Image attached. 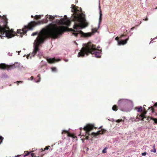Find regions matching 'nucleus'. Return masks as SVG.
Listing matches in <instances>:
<instances>
[{
  "label": "nucleus",
  "instance_id": "1",
  "mask_svg": "<svg viewBox=\"0 0 157 157\" xmlns=\"http://www.w3.org/2000/svg\"><path fill=\"white\" fill-rule=\"evenodd\" d=\"M55 17H63V16L60 17L59 15H55L52 16V15H47L45 17V19H42L41 21L38 22L35 21H31L28 24V26L25 25L22 28V30L18 29L17 33L21 35L22 33L24 34L26 33L27 31L29 30H32L33 28L38 25L40 24L41 23H47L48 22V20L47 18L49 17V21L52 22V23L49 24L48 26H49V28L50 31L48 33H46L50 37H51L54 39L58 38L62 34V27L59 26L60 24H64V19L63 18L61 19H55Z\"/></svg>",
  "mask_w": 157,
  "mask_h": 157
},
{
  "label": "nucleus",
  "instance_id": "11",
  "mask_svg": "<svg viewBox=\"0 0 157 157\" xmlns=\"http://www.w3.org/2000/svg\"><path fill=\"white\" fill-rule=\"evenodd\" d=\"M46 65L47 63L45 61L42 60L40 64L39 67L41 68L44 67L46 69H47V68L46 67Z\"/></svg>",
  "mask_w": 157,
  "mask_h": 157
},
{
  "label": "nucleus",
  "instance_id": "10",
  "mask_svg": "<svg viewBox=\"0 0 157 157\" xmlns=\"http://www.w3.org/2000/svg\"><path fill=\"white\" fill-rule=\"evenodd\" d=\"M106 131V130H104L103 131H101V130L98 131L96 132H92L91 133L92 135L95 137H97L98 136L100 135L103 134L104 132Z\"/></svg>",
  "mask_w": 157,
  "mask_h": 157
},
{
  "label": "nucleus",
  "instance_id": "52",
  "mask_svg": "<svg viewBox=\"0 0 157 157\" xmlns=\"http://www.w3.org/2000/svg\"><path fill=\"white\" fill-rule=\"evenodd\" d=\"M82 129V127H81V128H80V130H81Z\"/></svg>",
  "mask_w": 157,
  "mask_h": 157
},
{
  "label": "nucleus",
  "instance_id": "40",
  "mask_svg": "<svg viewBox=\"0 0 157 157\" xmlns=\"http://www.w3.org/2000/svg\"><path fill=\"white\" fill-rule=\"evenodd\" d=\"M23 81H17L16 82L17 83V84H18V83H22L23 82Z\"/></svg>",
  "mask_w": 157,
  "mask_h": 157
},
{
  "label": "nucleus",
  "instance_id": "38",
  "mask_svg": "<svg viewBox=\"0 0 157 157\" xmlns=\"http://www.w3.org/2000/svg\"><path fill=\"white\" fill-rule=\"evenodd\" d=\"M12 53H10L9 52L8 53V55L10 56H12Z\"/></svg>",
  "mask_w": 157,
  "mask_h": 157
},
{
  "label": "nucleus",
  "instance_id": "15",
  "mask_svg": "<svg viewBox=\"0 0 157 157\" xmlns=\"http://www.w3.org/2000/svg\"><path fill=\"white\" fill-rule=\"evenodd\" d=\"M68 131L66 130H62V134L63 135H63V134H65L66 135V136L70 137L71 136V135L68 134Z\"/></svg>",
  "mask_w": 157,
  "mask_h": 157
},
{
  "label": "nucleus",
  "instance_id": "17",
  "mask_svg": "<svg viewBox=\"0 0 157 157\" xmlns=\"http://www.w3.org/2000/svg\"><path fill=\"white\" fill-rule=\"evenodd\" d=\"M1 78H8V76L6 73H3L1 75Z\"/></svg>",
  "mask_w": 157,
  "mask_h": 157
},
{
  "label": "nucleus",
  "instance_id": "43",
  "mask_svg": "<svg viewBox=\"0 0 157 157\" xmlns=\"http://www.w3.org/2000/svg\"><path fill=\"white\" fill-rule=\"evenodd\" d=\"M34 79H33V76H31V77H30V79L31 80H34Z\"/></svg>",
  "mask_w": 157,
  "mask_h": 157
},
{
  "label": "nucleus",
  "instance_id": "22",
  "mask_svg": "<svg viewBox=\"0 0 157 157\" xmlns=\"http://www.w3.org/2000/svg\"><path fill=\"white\" fill-rule=\"evenodd\" d=\"M112 109L114 111H116L117 109V107L116 105H114L113 106Z\"/></svg>",
  "mask_w": 157,
  "mask_h": 157
},
{
  "label": "nucleus",
  "instance_id": "44",
  "mask_svg": "<svg viewBox=\"0 0 157 157\" xmlns=\"http://www.w3.org/2000/svg\"><path fill=\"white\" fill-rule=\"evenodd\" d=\"M148 20V18H145V19H144V21H147Z\"/></svg>",
  "mask_w": 157,
  "mask_h": 157
},
{
  "label": "nucleus",
  "instance_id": "56",
  "mask_svg": "<svg viewBox=\"0 0 157 157\" xmlns=\"http://www.w3.org/2000/svg\"><path fill=\"white\" fill-rule=\"evenodd\" d=\"M20 36H21V37H22V36H21V35H20Z\"/></svg>",
  "mask_w": 157,
  "mask_h": 157
},
{
  "label": "nucleus",
  "instance_id": "34",
  "mask_svg": "<svg viewBox=\"0 0 157 157\" xmlns=\"http://www.w3.org/2000/svg\"><path fill=\"white\" fill-rule=\"evenodd\" d=\"M3 139V137L0 136V144L2 142Z\"/></svg>",
  "mask_w": 157,
  "mask_h": 157
},
{
  "label": "nucleus",
  "instance_id": "36",
  "mask_svg": "<svg viewBox=\"0 0 157 157\" xmlns=\"http://www.w3.org/2000/svg\"><path fill=\"white\" fill-rule=\"evenodd\" d=\"M147 154V153L146 152H143L141 154V155L142 156H145Z\"/></svg>",
  "mask_w": 157,
  "mask_h": 157
},
{
  "label": "nucleus",
  "instance_id": "50",
  "mask_svg": "<svg viewBox=\"0 0 157 157\" xmlns=\"http://www.w3.org/2000/svg\"><path fill=\"white\" fill-rule=\"evenodd\" d=\"M61 143V141H59V142L58 144H59V143Z\"/></svg>",
  "mask_w": 157,
  "mask_h": 157
},
{
  "label": "nucleus",
  "instance_id": "25",
  "mask_svg": "<svg viewBox=\"0 0 157 157\" xmlns=\"http://www.w3.org/2000/svg\"><path fill=\"white\" fill-rule=\"evenodd\" d=\"M153 149L151 150V152H153L154 153H155L156 152V149L155 148V145H154L153 146Z\"/></svg>",
  "mask_w": 157,
  "mask_h": 157
},
{
  "label": "nucleus",
  "instance_id": "57",
  "mask_svg": "<svg viewBox=\"0 0 157 157\" xmlns=\"http://www.w3.org/2000/svg\"><path fill=\"white\" fill-rule=\"evenodd\" d=\"M88 150V148H87V150Z\"/></svg>",
  "mask_w": 157,
  "mask_h": 157
},
{
  "label": "nucleus",
  "instance_id": "7",
  "mask_svg": "<svg viewBox=\"0 0 157 157\" xmlns=\"http://www.w3.org/2000/svg\"><path fill=\"white\" fill-rule=\"evenodd\" d=\"M94 128V126L93 125L88 124L84 127L83 129L86 131V133L88 135H90V131L92 130Z\"/></svg>",
  "mask_w": 157,
  "mask_h": 157
},
{
  "label": "nucleus",
  "instance_id": "21",
  "mask_svg": "<svg viewBox=\"0 0 157 157\" xmlns=\"http://www.w3.org/2000/svg\"><path fill=\"white\" fill-rule=\"evenodd\" d=\"M121 37L122 39H124V40H122L123 41H124L128 38L129 39L128 37L126 38L124 34H122L121 35V37H120V39L121 38Z\"/></svg>",
  "mask_w": 157,
  "mask_h": 157
},
{
  "label": "nucleus",
  "instance_id": "14",
  "mask_svg": "<svg viewBox=\"0 0 157 157\" xmlns=\"http://www.w3.org/2000/svg\"><path fill=\"white\" fill-rule=\"evenodd\" d=\"M40 75H39L37 77L34 79V82H39L40 81Z\"/></svg>",
  "mask_w": 157,
  "mask_h": 157
},
{
  "label": "nucleus",
  "instance_id": "37",
  "mask_svg": "<svg viewBox=\"0 0 157 157\" xmlns=\"http://www.w3.org/2000/svg\"><path fill=\"white\" fill-rule=\"evenodd\" d=\"M89 43H91V44H92V43H91V42H89V43H87V44H83V45L84 44V45H85V46L84 47H83L81 48V49H82V48L85 47L86 46V45L87 44H89ZM81 50H82V49H81V50L79 52H80V51H81Z\"/></svg>",
  "mask_w": 157,
  "mask_h": 157
},
{
  "label": "nucleus",
  "instance_id": "26",
  "mask_svg": "<svg viewBox=\"0 0 157 157\" xmlns=\"http://www.w3.org/2000/svg\"><path fill=\"white\" fill-rule=\"evenodd\" d=\"M10 66L12 69H14L17 67V66L15 64H13L12 65H11Z\"/></svg>",
  "mask_w": 157,
  "mask_h": 157
},
{
  "label": "nucleus",
  "instance_id": "58",
  "mask_svg": "<svg viewBox=\"0 0 157 157\" xmlns=\"http://www.w3.org/2000/svg\"><path fill=\"white\" fill-rule=\"evenodd\" d=\"M155 9H157V7H156V8Z\"/></svg>",
  "mask_w": 157,
  "mask_h": 157
},
{
  "label": "nucleus",
  "instance_id": "29",
  "mask_svg": "<svg viewBox=\"0 0 157 157\" xmlns=\"http://www.w3.org/2000/svg\"><path fill=\"white\" fill-rule=\"evenodd\" d=\"M51 69L53 72H56L57 71V68L56 67H51Z\"/></svg>",
  "mask_w": 157,
  "mask_h": 157
},
{
  "label": "nucleus",
  "instance_id": "24",
  "mask_svg": "<svg viewBox=\"0 0 157 157\" xmlns=\"http://www.w3.org/2000/svg\"><path fill=\"white\" fill-rule=\"evenodd\" d=\"M109 148L108 147H105L102 151V152L103 153H106V150Z\"/></svg>",
  "mask_w": 157,
  "mask_h": 157
},
{
  "label": "nucleus",
  "instance_id": "19",
  "mask_svg": "<svg viewBox=\"0 0 157 157\" xmlns=\"http://www.w3.org/2000/svg\"><path fill=\"white\" fill-rule=\"evenodd\" d=\"M77 148V146L76 144L74 145L72 147V150L73 153H74L75 151Z\"/></svg>",
  "mask_w": 157,
  "mask_h": 157
},
{
  "label": "nucleus",
  "instance_id": "3",
  "mask_svg": "<svg viewBox=\"0 0 157 157\" xmlns=\"http://www.w3.org/2000/svg\"><path fill=\"white\" fill-rule=\"evenodd\" d=\"M7 19L6 16H0V37H6L8 39L14 36L16 33L13 29L10 30L9 27L7 25Z\"/></svg>",
  "mask_w": 157,
  "mask_h": 157
},
{
  "label": "nucleus",
  "instance_id": "59",
  "mask_svg": "<svg viewBox=\"0 0 157 157\" xmlns=\"http://www.w3.org/2000/svg\"><path fill=\"white\" fill-rule=\"evenodd\" d=\"M128 157H130V156H129V157L128 156Z\"/></svg>",
  "mask_w": 157,
  "mask_h": 157
},
{
  "label": "nucleus",
  "instance_id": "53",
  "mask_svg": "<svg viewBox=\"0 0 157 157\" xmlns=\"http://www.w3.org/2000/svg\"><path fill=\"white\" fill-rule=\"evenodd\" d=\"M31 17H32V18H33V15H32L31 16Z\"/></svg>",
  "mask_w": 157,
  "mask_h": 157
},
{
  "label": "nucleus",
  "instance_id": "12",
  "mask_svg": "<svg viewBox=\"0 0 157 157\" xmlns=\"http://www.w3.org/2000/svg\"><path fill=\"white\" fill-rule=\"evenodd\" d=\"M146 113V112H145L144 113V114H141L140 116V118H139V119H137V120H136V121H138L139 120H143L145 118H146L147 117H145V115Z\"/></svg>",
  "mask_w": 157,
  "mask_h": 157
},
{
  "label": "nucleus",
  "instance_id": "33",
  "mask_svg": "<svg viewBox=\"0 0 157 157\" xmlns=\"http://www.w3.org/2000/svg\"><path fill=\"white\" fill-rule=\"evenodd\" d=\"M41 15H36L35 16V18L36 19H40L41 18Z\"/></svg>",
  "mask_w": 157,
  "mask_h": 157
},
{
  "label": "nucleus",
  "instance_id": "46",
  "mask_svg": "<svg viewBox=\"0 0 157 157\" xmlns=\"http://www.w3.org/2000/svg\"><path fill=\"white\" fill-rule=\"evenodd\" d=\"M70 153L71 152H67V153H66L65 154H70Z\"/></svg>",
  "mask_w": 157,
  "mask_h": 157
},
{
  "label": "nucleus",
  "instance_id": "20",
  "mask_svg": "<svg viewBox=\"0 0 157 157\" xmlns=\"http://www.w3.org/2000/svg\"><path fill=\"white\" fill-rule=\"evenodd\" d=\"M71 6L72 7L71 9V11L72 12H74V11H75L76 10V9L75 8V6L73 4L71 5Z\"/></svg>",
  "mask_w": 157,
  "mask_h": 157
},
{
  "label": "nucleus",
  "instance_id": "13",
  "mask_svg": "<svg viewBox=\"0 0 157 157\" xmlns=\"http://www.w3.org/2000/svg\"><path fill=\"white\" fill-rule=\"evenodd\" d=\"M147 120L149 121L151 120L154 121V122L155 124H157V119L154 118L152 117H147Z\"/></svg>",
  "mask_w": 157,
  "mask_h": 157
},
{
  "label": "nucleus",
  "instance_id": "6",
  "mask_svg": "<svg viewBox=\"0 0 157 157\" xmlns=\"http://www.w3.org/2000/svg\"><path fill=\"white\" fill-rule=\"evenodd\" d=\"M117 104L119 109L123 112H129L133 106L132 101L127 99H120Z\"/></svg>",
  "mask_w": 157,
  "mask_h": 157
},
{
  "label": "nucleus",
  "instance_id": "32",
  "mask_svg": "<svg viewBox=\"0 0 157 157\" xmlns=\"http://www.w3.org/2000/svg\"><path fill=\"white\" fill-rule=\"evenodd\" d=\"M16 63L18 65V67L19 68L21 69L23 67V66L21 65L20 63Z\"/></svg>",
  "mask_w": 157,
  "mask_h": 157
},
{
  "label": "nucleus",
  "instance_id": "41",
  "mask_svg": "<svg viewBox=\"0 0 157 157\" xmlns=\"http://www.w3.org/2000/svg\"><path fill=\"white\" fill-rule=\"evenodd\" d=\"M108 120L109 121H114V119L113 118H111V119H108Z\"/></svg>",
  "mask_w": 157,
  "mask_h": 157
},
{
  "label": "nucleus",
  "instance_id": "5",
  "mask_svg": "<svg viewBox=\"0 0 157 157\" xmlns=\"http://www.w3.org/2000/svg\"><path fill=\"white\" fill-rule=\"evenodd\" d=\"M48 36V35L46 34H42L38 36L33 43V51L32 53H30L27 56L28 58L29 57H30L31 58L32 56H34L36 54L40 57L43 55V52L40 51L39 48V46L41 43H43L46 39L49 38L53 39Z\"/></svg>",
  "mask_w": 157,
  "mask_h": 157
},
{
  "label": "nucleus",
  "instance_id": "28",
  "mask_svg": "<svg viewBox=\"0 0 157 157\" xmlns=\"http://www.w3.org/2000/svg\"><path fill=\"white\" fill-rule=\"evenodd\" d=\"M150 110V111L151 112V113H153L154 112V110L153 109L152 107H151V108L149 107L148 109V110Z\"/></svg>",
  "mask_w": 157,
  "mask_h": 157
},
{
  "label": "nucleus",
  "instance_id": "2",
  "mask_svg": "<svg viewBox=\"0 0 157 157\" xmlns=\"http://www.w3.org/2000/svg\"><path fill=\"white\" fill-rule=\"evenodd\" d=\"M99 9L100 15L98 28L95 29H92V33L89 32L84 33L81 30H78L81 29L87 26L88 24L86 22L84 14H76L75 15L73 18V20L74 21V29L72 31L73 35L75 36H77L79 35L82 37H88L91 36L94 33L97 32L98 28L100 26L102 15L100 5L99 6Z\"/></svg>",
  "mask_w": 157,
  "mask_h": 157
},
{
  "label": "nucleus",
  "instance_id": "9",
  "mask_svg": "<svg viewBox=\"0 0 157 157\" xmlns=\"http://www.w3.org/2000/svg\"><path fill=\"white\" fill-rule=\"evenodd\" d=\"M61 58H56L54 57L53 58H50L48 57L47 60L48 62L50 63H52L56 61H59L61 60Z\"/></svg>",
  "mask_w": 157,
  "mask_h": 157
},
{
  "label": "nucleus",
  "instance_id": "8",
  "mask_svg": "<svg viewBox=\"0 0 157 157\" xmlns=\"http://www.w3.org/2000/svg\"><path fill=\"white\" fill-rule=\"evenodd\" d=\"M119 38L118 37H117L115 38V40L117 41L118 45H124L126 44L127 43V41L128 40V38L124 41H123L122 40H124V39H122L121 37L119 40Z\"/></svg>",
  "mask_w": 157,
  "mask_h": 157
},
{
  "label": "nucleus",
  "instance_id": "47",
  "mask_svg": "<svg viewBox=\"0 0 157 157\" xmlns=\"http://www.w3.org/2000/svg\"><path fill=\"white\" fill-rule=\"evenodd\" d=\"M21 52V51H18V55H19V53Z\"/></svg>",
  "mask_w": 157,
  "mask_h": 157
},
{
  "label": "nucleus",
  "instance_id": "23",
  "mask_svg": "<svg viewBox=\"0 0 157 157\" xmlns=\"http://www.w3.org/2000/svg\"><path fill=\"white\" fill-rule=\"evenodd\" d=\"M66 147H65L63 149L62 148H60V149H59V152H63L66 149Z\"/></svg>",
  "mask_w": 157,
  "mask_h": 157
},
{
  "label": "nucleus",
  "instance_id": "31",
  "mask_svg": "<svg viewBox=\"0 0 157 157\" xmlns=\"http://www.w3.org/2000/svg\"><path fill=\"white\" fill-rule=\"evenodd\" d=\"M38 34V32H36L34 33H33L31 35V36H34L35 35H37Z\"/></svg>",
  "mask_w": 157,
  "mask_h": 157
},
{
  "label": "nucleus",
  "instance_id": "4",
  "mask_svg": "<svg viewBox=\"0 0 157 157\" xmlns=\"http://www.w3.org/2000/svg\"><path fill=\"white\" fill-rule=\"evenodd\" d=\"M98 47L96 48V46L93 44L89 43L87 44L86 46L82 48L80 52H79L78 55V57H83L85 55L88 56L90 53L94 55V56L97 58H100L101 55L102 50L99 49Z\"/></svg>",
  "mask_w": 157,
  "mask_h": 157
},
{
  "label": "nucleus",
  "instance_id": "49",
  "mask_svg": "<svg viewBox=\"0 0 157 157\" xmlns=\"http://www.w3.org/2000/svg\"><path fill=\"white\" fill-rule=\"evenodd\" d=\"M75 43L77 45H78L77 44L75 41Z\"/></svg>",
  "mask_w": 157,
  "mask_h": 157
},
{
  "label": "nucleus",
  "instance_id": "48",
  "mask_svg": "<svg viewBox=\"0 0 157 157\" xmlns=\"http://www.w3.org/2000/svg\"><path fill=\"white\" fill-rule=\"evenodd\" d=\"M146 106V105H143V108H144V109H144V107H145Z\"/></svg>",
  "mask_w": 157,
  "mask_h": 157
},
{
  "label": "nucleus",
  "instance_id": "16",
  "mask_svg": "<svg viewBox=\"0 0 157 157\" xmlns=\"http://www.w3.org/2000/svg\"><path fill=\"white\" fill-rule=\"evenodd\" d=\"M135 109L137 110V111L138 112H140L143 111V108L141 106L136 107H135Z\"/></svg>",
  "mask_w": 157,
  "mask_h": 157
},
{
  "label": "nucleus",
  "instance_id": "54",
  "mask_svg": "<svg viewBox=\"0 0 157 157\" xmlns=\"http://www.w3.org/2000/svg\"><path fill=\"white\" fill-rule=\"evenodd\" d=\"M23 50H25V48H23Z\"/></svg>",
  "mask_w": 157,
  "mask_h": 157
},
{
  "label": "nucleus",
  "instance_id": "30",
  "mask_svg": "<svg viewBox=\"0 0 157 157\" xmlns=\"http://www.w3.org/2000/svg\"><path fill=\"white\" fill-rule=\"evenodd\" d=\"M25 152H26L27 153H25V154L23 156L24 157H25L26 156L30 154V152H28V151H25Z\"/></svg>",
  "mask_w": 157,
  "mask_h": 157
},
{
  "label": "nucleus",
  "instance_id": "39",
  "mask_svg": "<svg viewBox=\"0 0 157 157\" xmlns=\"http://www.w3.org/2000/svg\"><path fill=\"white\" fill-rule=\"evenodd\" d=\"M11 69H11V67H10V66L9 67H8V68H7V71H9V70H11Z\"/></svg>",
  "mask_w": 157,
  "mask_h": 157
},
{
  "label": "nucleus",
  "instance_id": "42",
  "mask_svg": "<svg viewBox=\"0 0 157 157\" xmlns=\"http://www.w3.org/2000/svg\"><path fill=\"white\" fill-rule=\"evenodd\" d=\"M63 60L65 62H67L68 61V60L67 59H64Z\"/></svg>",
  "mask_w": 157,
  "mask_h": 157
},
{
  "label": "nucleus",
  "instance_id": "18",
  "mask_svg": "<svg viewBox=\"0 0 157 157\" xmlns=\"http://www.w3.org/2000/svg\"><path fill=\"white\" fill-rule=\"evenodd\" d=\"M6 65L5 63H1L0 64V68L2 69L5 70L6 69Z\"/></svg>",
  "mask_w": 157,
  "mask_h": 157
},
{
  "label": "nucleus",
  "instance_id": "51",
  "mask_svg": "<svg viewBox=\"0 0 157 157\" xmlns=\"http://www.w3.org/2000/svg\"><path fill=\"white\" fill-rule=\"evenodd\" d=\"M152 42V40L150 42V43H149L150 44Z\"/></svg>",
  "mask_w": 157,
  "mask_h": 157
},
{
  "label": "nucleus",
  "instance_id": "55",
  "mask_svg": "<svg viewBox=\"0 0 157 157\" xmlns=\"http://www.w3.org/2000/svg\"><path fill=\"white\" fill-rule=\"evenodd\" d=\"M141 21H140V24H141Z\"/></svg>",
  "mask_w": 157,
  "mask_h": 157
},
{
  "label": "nucleus",
  "instance_id": "27",
  "mask_svg": "<svg viewBox=\"0 0 157 157\" xmlns=\"http://www.w3.org/2000/svg\"><path fill=\"white\" fill-rule=\"evenodd\" d=\"M50 146H48V147H46L44 148V149L41 148V149L42 150V151H45L46 150H48L49 149V147H50Z\"/></svg>",
  "mask_w": 157,
  "mask_h": 157
},
{
  "label": "nucleus",
  "instance_id": "35",
  "mask_svg": "<svg viewBox=\"0 0 157 157\" xmlns=\"http://www.w3.org/2000/svg\"><path fill=\"white\" fill-rule=\"evenodd\" d=\"M116 121L117 123H120L121 122H124V121L122 120L118 119Z\"/></svg>",
  "mask_w": 157,
  "mask_h": 157
},
{
  "label": "nucleus",
  "instance_id": "45",
  "mask_svg": "<svg viewBox=\"0 0 157 157\" xmlns=\"http://www.w3.org/2000/svg\"><path fill=\"white\" fill-rule=\"evenodd\" d=\"M135 28L134 27H132L131 29V30H133Z\"/></svg>",
  "mask_w": 157,
  "mask_h": 157
}]
</instances>
